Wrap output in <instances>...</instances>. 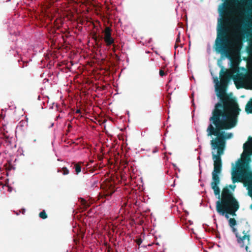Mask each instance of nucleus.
<instances>
[{
    "instance_id": "obj_1",
    "label": "nucleus",
    "mask_w": 252,
    "mask_h": 252,
    "mask_svg": "<svg viewBox=\"0 0 252 252\" xmlns=\"http://www.w3.org/2000/svg\"><path fill=\"white\" fill-rule=\"evenodd\" d=\"M220 103H216L209 118L210 124L206 131L208 136H216L211 140L213 150L225 149L224 130L230 129L236 126L241 109L240 108H222Z\"/></svg>"
},
{
    "instance_id": "obj_2",
    "label": "nucleus",
    "mask_w": 252,
    "mask_h": 252,
    "mask_svg": "<svg viewBox=\"0 0 252 252\" xmlns=\"http://www.w3.org/2000/svg\"><path fill=\"white\" fill-rule=\"evenodd\" d=\"M230 32L228 19H220L215 43V50L227 58H230L236 51H238L241 47V44L238 39H230Z\"/></svg>"
},
{
    "instance_id": "obj_3",
    "label": "nucleus",
    "mask_w": 252,
    "mask_h": 252,
    "mask_svg": "<svg viewBox=\"0 0 252 252\" xmlns=\"http://www.w3.org/2000/svg\"><path fill=\"white\" fill-rule=\"evenodd\" d=\"M220 82L216 77L214 80L216 84V91L217 92V96L220 98V102L222 108H239L238 104L235 98L232 97L230 95L226 93V89L229 81V77L227 71L221 69L220 73Z\"/></svg>"
},
{
    "instance_id": "obj_4",
    "label": "nucleus",
    "mask_w": 252,
    "mask_h": 252,
    "mask_svg": "<svg viewBox=\"0 0 252 252\" xmlns=\"http://www.w3.org/2000/svg\"><path fill=\"white\" fill-rule=\"evenodd\" d=\"M239 205L236 199L233 196L232 192L227 187L223 189L221 193V200L216 202V210L222 216L229 218L228 214L236 216V212L239 209Z\"/></svg>"
},
{
    "instance_id": "obj_5",
    "label": "nucleus",
    "mask_w": 252,
    "mask_h": 252,
    "mask_svg": "<svg viewBox=\"0 0 252 252\" xmlns=\"http://www.w3.org/2000/svg\"><path fill=\"white\" fill-rule=\"evenodd\" d=\"M217 154L213 153L212 158L214 160V170L212 172V181L211 183V188L213 189L214 194L218 195L220 199V189L218 185L220 183V178L219 174L220 173L222 167L221 156L224 153V150L216 149Z\"/></svg>"
},
{
    "instance_id": "obj_6",
    "label": "nucleus",
    "mask_w": 252,
    "mask_h": 252,
    "mask_svg": "<svg viewBox=\"0 0 252 252\" xmlns=\"http://www.w3.org/2000/svg\"><path fill=\"white\" fill-rule=\"evenodd\" d=\"M232 180L233 183L243 182L244 186L247 187L250 195L252 196V171L247 169H241L232 173Z\"/></svg>"
},
{
    "instance_id": "obj_7",
    "label": "nucleus",
    "mask_w": 252,
    "mask_h": 252,
    "mask_svg": "<svg viewBox=\"0 0 252 252\" xmlns=\"http://www.w3.org/2000/svg\"><path fill=\"white\" fill-rule=\"evenodd\" d=\"M236 224V220L234 218H230L229 220V225L232 228V231L235 233L236 237L237 238V242L240 245L241 247L243 248L245 246L244 240H247L248 241L247 245L250 244V235L245 231H243V235L241 236L237 232L236 228L234 226Z\"/></svg>"
},
{
    "instance_id": "obj_8",
    "label": "nucleus",
    "mask_w": 252,
    "mask_h": 252,
    "mask_svg": "<svg viewBox=\"0 0 252 252\" xmlns=\"http://www.w3.org/2000/svg\"><path fill=\"white\" fill-rule=\"evenodd\" d=\"M102 191L99 194V199L109 200L115 192V189L112 181H106L101 185Z\"/></svg>"
},
{
    "instance_id": "obj_9",
    "label": "nucleus",
    "mask_w": 252,
    "mask_h": 252,
    "mask_svg": "<svg viewBox=\"0 0 252 252\" xmlns=\"http://www.w3.org/2000/svg\"><path fill=\"white\" fill-rule=\"evenodd\" d=\"M104 40L107 46L113 44L114 39L111 36L112 29L109 27H106L104 31Z\"/></svg>"
},
{
    "instance_id": "obj_10",
    "label": "nucleus",
    "mask_w": 252,
    "mask_h": 252,
    "mask_svg": "<svg viewBox=\"0 0 252 252\" xmlns=\"http://www.w3.org/2000/svg\"><path fill=\"white\" fill-rule=\"evenodd\" d=\"M245 111L248 114L252 113V99L247 103Z\"/></svg>"
},
{
    "instance_id": "obj_11",
    "label": "nucleus",
    "mask_w": 252,
    "mask_h": 252,
    "mask_svg": "<svg viewBox=\"0 0 252 252\" xmlns=\"http://www.w3.org/2000/svg\"><path fill=\"white\" fill-rule=\"evenodd\" d=\"M82 162H78L74 164V168L75 169L76 174L78 175L81 171V164Z\"/></svg>"
},
{
    "instance_id": "obj_12",
    "label": "nucleus",
    "mask_w": 252,
    "mask_h": 252,
    "mask_svg": "<svg viewBox=\"0 0 252 252\" xmlns=\"http://www.w3.org/2000/svg\"><path fill=\"white\" fill-rule=\"evenodd\" d=\"M39 217L42 219H46L47 218V215L46 214L45 210H43L39 213Z\"/></svg>"
},
{
    "instance_id": "obj_13",
    "label": "nucleus",
    "mask_w": 252,
    "mask_h": 252,
    "mask_svg": "<svg viewBox=\"0 0 252 252\" xmlns=\"http://www.w3.org/2000/svg\"><path fill=\"white\" fill-rule=\"evenodd\" d=\"M81 203L82 205L85 208H88L90 206L89 203L86 200L83 198H81Z\"/></svg>"
},
{
    "instance_id": "obj_14",
    "label": "nucleus",
    "mask_w": 252,
    "mask_h": 252,
    "mask_svg": "<svg viewBox=\"0 0 252 252\" xmlns=\"http://www.w3.org/2000/svg\"><path fill=\"white\" fill-rule=\"evenodd\" d=\"M233 136V134L232 133H227L226 132L225 135L224 137V143H225V146L226 145V140L227 139L231 138Z\"/></svg>"
},
{
    "instance_id": "obj_15",
    "label": "nucleus",
    "mask_w": 252,
    "mask_h": 252,
    "mask_svg": "<svg viewBox=\"0 0 252 252\" xmlns=\"http://www.w3.org/2000/svg\"><path fill=\"white\" fill-rule=\"evenodd\" d=\"M92 38L94 40L96 44H97L99 41V39L98 36L96 35L95 32H94L92 35Z\"/></svg>"
},
{
    "instance_id": "obj_16",
    "label": "nucleus",
    "mask_w": 252,
    "mask_h": 252,
    "mask_svg": "<svg viewBox=\"0 0 252 252\" xmlns=\"http://www.w3.org/2000/svg\"><path fill=\"white\" fill-rule=\"evenodd\" d=\"M62 170L63 171V174L64 175H67L69 173V170L66 167H64L62 168Z\"/></svg>"
},
{
    "instance_id": "obj_17",
    "label": "nucleus",
    "mask_w": 252,
    "mask_h": 252,
    "mask_svg": "<svg viewBox=\"0 0 252 252\" xmlns=\"http://www.w3.org/2000/svg\"><path fill=\"white\" fill-rule=\"evenodd\" d=\"M180 42V33H179L177 36V38H176V44L175 45V48H176L178 47V45L177 44V43Z\"/></svg>"
},
{
    "instance_id": "obj_18",
    "label": "nucleus",
    "mask_w": 252,
    "mask_h": 252,
    "mask_svg": "<svg viewBox=\"0 0 252 252\" xmlns=\"http://www.w3.org/2000/svg\"><path fill=\"white\" fill-rule=\"evenodd\" d=\"M136 242L138 245H141L142 242V240L141 238H139L136 240Z\"/></svg>"
},
{
    "instance_id": "obj_19",
    "label": "nucleus",
    "mask_w": 252,
    "mask_h": 252,
    "mask_svg": "<svg viewBox=\"0 0 252 252\" xmlns=\"http://www.w3.org/2000/svg\"><path fill=\"white\" fill-rule=\"evenodd\" d=\"M159 73L160 76H161V77H162V76H164L165 75V73L164 71L163 70H162V69H160L159 70Z\"/></svg>"
},
{
    "instance_id": "obj_20",
    "label": "nucleus",
    "mask_w": 252,
    "mask_h": 252,
    "mask_svg": "<svg viewBox=\"0 0 252 252\" xmlns=\"http://www.w3.org/2000/svg\"><path fill=\"white\" fill-rule=\"evenodd\" d=\"M7 187H8V191L9 192H11L12 190V188L9 186H8Z\"/></svg>"
},
{
    "instance_id": "obj_21",
    "label": "nucleus",
    "mask_w": 252,
    "mask_h": 252,
    "mask_svg": "<svg viewBox=\"0 0 252 252\" xmlns=\"http://www.w3.org/2000/svg\"><path fill=\"white\" fill-rule=\"evenodd\" d=\"M236 187V186L235 185H230L229 186V188H230L231 189H234Z\"/></svg>"
},
{
    "instance_id": "obj_22",
    "label": "nucleus",
    "mask_w": 252,
    "mask_h": 252,
    "mask_svg": "<svg viewBox=\"0 0 252 252\" xmlns=\"http://www.w3.org/2000/svg\"><path fill=\"white\" fill-rule=\"evenodd\" d=\"M76 113H81V110L80 109H77L76 112H75Z\"/></svg>"
},
{
    "instance_id": "obj_23",
    "label": "nucleus",
    "mask_w": 252,
    "mask_h": 252,
    "mask_svg": "<svg viewBox=\"0 0 252 252\" xmlns=\"http://www.w3.org/2000/svg\"><path fill=\"white\" fill-rule=\"evenodd\" d=\"M97 183V181H94L93 183L94 185L95 184H96Z\"/></svg>"
},
{
    "instance_id": "obj_24",
    "label": "nucleus",
    "mask_w": 252,
    "mask_h": 252,
    "mask_svg": "<svg viewBox=\"0 0 252 252\" xmlns=\"http://www.w3.org/2000/svg\"><path fill=\"white\" fill-rule=\"evenodd\" d=\"M245 249H246V251H248V246H247H247H246V247H245Z\"/></svg>"
},
{
    "instance_id": "obj_25",
    "label": "nucleus",
    "mask_w": 252,
    "mask_h": 252,
    "mask_svg": "<svg viewBox=\"0 0 252 252\" xmlns=\"http://www.w3.org/2000/svg\"><path fill=\"white\" fill-rule=\"evenodd\" d=\"M25 209H23V210L22 213H23V214H24V212H25Z\"/></svg>"
},
{
    "instance_id": "obj_26",
    "label": "nucleus",
    "mask_w": 252,
    "mask_h": 252,
    "mask_svg": "<svg viewBox=\"0 0 252 252\" xmlns=\"http://www.w3.org/2000/svg\"><path fill=\"white\" fill-rule=\"evenodd\" d=\"M113 46L114 48H115V45L113 44Z\"/></svg>"
},
{
    "instance_id": "obj_27",
    "label": "nucleus",
    "mask_w": 252,
    "mask_h": 252,
    "mask_svg": "<svg viewBox=\"0 0 252 252\" xmlns=\"http://www.w3.org/2000/svg\"><path fill=\"white\" fill-rule=\"evenodd\" d=\"M227 1H231L232 0H227Z\"/></svg>"
},
{
    "instance_id": "obj_28",
    "label": "nucleus",
    "mask_w": 252,
    "mask_h": 252,
    "mask_svg": "<svg viewBox=\"0 0 252 252\" xmlns=\"http://www.w3.org/2000/svg\"><path fill=\"white\" fill-rule=\"evenodd\" d=\"M251 208L252 209V205H251Z\"/></svg>"
}]
</instances>
